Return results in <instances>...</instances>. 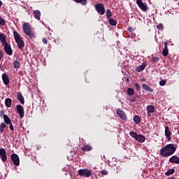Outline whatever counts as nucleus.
<instances>
[{
	"label": "nucleus",
	"instance_id": "2",
	"mask_svg": "<svg viewBox=\"0 0 179 179\" xmlns=\"http://www.w3.org/2000/svg\"><path fill=\"white\" fill-rule=\"evenodd\" d=\"M23 30L24 33L26 34V36L29 37V38H34V32H33V31L31 30V27L30 26V24H29V23L25 22L23 24Z\"/></svg>",
	"mask_w": 179,
	"mask_h": 179
},
{
	"label": "nucleus",
	"instance_id": "36",
	"mask_svg": "<svg viewBox=\"0 0 179 179\" xmlns=\"http://www.w3.org/2000/svg\"><path fill=\"white\" fill-rule=\"evenodd\" d=\"M6 24V22H5V20L0 16V26H5Z\"/></svg>",
	"mask_w": 179,
	"mask_h": 179
},
{
	"label": "nucleus",
	"instance_id": "51",
	"mask_svg": "<svg viewBox=\"0 0 179 179\" xmlns=\"http://www.w3.org/2000/svg\"><path fill=\"white\" fill-rule=\"evenodd\" d=\"M0 138H1V136H0Z\"/></svg>",
	"mask_w": 179,
	"mask_h": 179
},
{
	"label": "nucleus",
	"instance_id": "17",
	"mask_svg": "<svg viewBox=\"0 0 179 179\" xmlns=\"http://www.w3.org/2000/svg\"><path fill=\"white\" fill-rule=\"evenodd\" d=\"M135 140L137 141V142L143 143V142H145V141H146V137H145V136H143V135L138 134L137 137H136Z\"/></svg>",
	"mask_w": 179,
	"mask_h": 179
},
{
	"label": "nucleus",
	"instance_id": "41",
	"mask_svg": "<svg viewBox=\"0 0 179 179\" xmlns=\"http://www.w3.org/2000/svg\"><path fill=\"white\" fill-rule=\"evenodd\" d=\"M101 173L103 175V176H107V174H108V171H107L106 169H103L101 171Z\"/></svg>",
	"mask_w": 179,
	"mask_h": 179
},
{
	"label": "nucleus",
	"instance_id": "19",
	"mask_svg": "<svg viewBox=\"0 0 179 179\" xmlns=\"http://www.w3.org/2000/svg\"><path fill=\"white\" fill-rule=\"evenodd\" d=\"M15 43L17 44V47L20 50H23V48L24 47V41L21 39H19L18 41H15Z\"/></svg>",
	"mask_w": 179,
	"mask_h": 179
},
{
	"label": "nucleus",
	"instance_id": "15",
	"mask_svg": "<svg viewBox=\"0 0 179 179\" xmlns=\"http://www.w3.org/2000/svg\"><path fill=\"white\" fill-rule=\"evenodd\" d=\"M169 43L167 42L164 43V48L162 50V55L164 57H167L169 55V48L167 47Z\"/></svg>",
	"mask_w": 179,
	"mask_h": 179
},
{
	"label": "nucleus",
	"instance_id": "31",
	"mask_svg": "<svg viewBox=\"0 0 179 179\" xmlns=\"http://www.w3.org/2000/svg\"><path fill=\"white\" fill-rule=\"evenodd\" d=\"M75 2L78 3H81V5H87V0H74Z\"/></svg>",
	"mask_w": 179,
	"mask_h": 179
},
{
	"label": "nucleus",
	"instance_id": "50",
	"mask_svg": "<svg viewBox=\"0 0 179 179\" xmlns=\"http://www.w3.org/2000/svg\"><path fill=\"white\" fill-rule=\"evenodd\" d=\"M174 1V2H177V1H179V0H173Z\"/></svg>",
	"mask_w": 179,
	"mask_h": 179
},
{
	"label": "nucleus",
	"instance_id": "3",
	"mask_svg": "<svg viewBox=\"0 0 179 179\" xmlns=\"http://www.w3.org/2000/svg\"><path fill=\"white\" fill-rule=\"evenodd\" d=\"M78 175L80 176L81 177H91L92 176V171L89 170L87 169H80L78 170Z\"/></svg>",
	"mask_w": 179,
	"mask_h": 179
},
{
	"label": "nucleus",
	"instance_id": "35",
	"mask_svg": "<svg viewBox=\"0 0 179 179\" xmlns=\"http://www.w3.org/2000/svg\"><path fill=\"white\" fill-rule=\"evenodd\" d=\"M129 135H130V136H131V138H134L135 139L138 136V134L135 131H130Z\"/></svg>",
	"mask_w": 179,
	"mask_h": 179
},
{
	"label": "nucleus",
	"instance_id": "4",
	"mask_svg": "<svg viewBox=\"0 0 179 179\" xmlns=\"http://www.w3.org/2000/svg\"><path fill=\"white\" fill-rule=\"evenodd\" d=\"M95 9L99 15H104L106 13V8H104V5L101 3L95 5Z\"/></svg>",
	"mask_w": 179,
	"mask_h": 179
},
{
	"label": "nucleus",
	"instance_id": "37",
	"mask_svg": "<svg viewBox=\"0 0 179 179\" xmlns=\"http://www.w3.org/2000/svg\"><path fill=\"white\" fill-rule=\"evenodd\" d=\"M129 100L131 102V103H135L136 101V97L135 96H131L130 98H129Z\"/></svg>",
	"mask_w": 179,
	"mask_h": 179
},
{
	"label": "nucleus",
	"instance_id": "16",
	"mask_svg": "<svg viewBox=\"0 0 179 179\" xmlns=\"http://www.w3.org/2000/svg\"><path fill=\"white\" fill-rule=\"evenodd\" d=\"M17 99L19 100L20 103L21 104H24V96H23V94L22 92H17Z\"/></svg>",
	"mask_w": 179,
	"mask_h": 179
},
{
	"label": "nucleus",
	"instance_id": "13",
	"mask_svg": "<svg viewBox=\"0 0 179 179\" xmlns=\"http://www.w3.org/2000/svg\"><path fill=\"white\" fill-rule=\"evenodd\" d=\"M169 162L179 164V157L177 155H173L169 158Z\"/></svg>",
	"mask_w": 179,
	"mask_h": 179
},
{
	"label": "nucleus",
	"instance_id": "20",
	"mask_svg": "<svg viewBox=\"0 0 179 179\" xmlns=\"http://www.w3.org/2000/svg\"><path fill=\"white\" fill-rule=\"evenodd\" d=\"M0 41L2 45H5V44H8V42H6V36H5L3 34H0Z\"/></svg>",
	"mask_w": 179,
	"mask_h": 179
},
{
	"label": "nucleus",
	"instance_id": "32",
	"mask_svg": "<svg viewBox=\"0 0 179 179\" xmlns=\"http://www.w3.org/2000/svg\"><path fill=\"white\" fill-rule=\"evenodd\" d=\"M111 16H113V13L110 9H108L106 10V17H108V19H110Z\"/></svg>",
	"mask_w": 179,
	"mask_h": 179
},
{
	"label": "nucleus",
	"instance_id": "5",
	"mask_svg": "<svg viewBox=\"0 0 179 179\" xmlns=\"http://www.w3.org/2000/svg\"><path fill=\"white\" fill-rule=\"evenodd\" d=\"M116 114L120 117V118H121L124 121H127V120H128V117H127V114L125 113V112L121 110L120 108L117 109Z\"/></svg>",
	"mask_w": 179,
	"mask_h": 179
},
{
	"label": "nucleus",
	"instance_id": "23",
	"mask_svg": "<svg viewBox=\"0 0 179 179\" xmlns=\"http://www.w3.org/2000/svg\"><path fill=\"white\" fill-rule=\"evenodd\" d=\"M146 68V63H143L142 65H140L138 68L136 69L137 72H142Z\"/></svg>",
	"mask_w": 179,
	"mask_h": 179
},
{
	"label": "nucleus",
	"instance_id": "22",
	"mask_svg": "<svg viewBox=\"0 0 179 179\" xmlns=\"http://www.w3.org/2000/svg\"><path fill=\"white\" fill-rule=\"evenodd\" d=\"M3 121L6 125H8V124H10V122H12V120H10L9 116H8V115H3Z\"/></svg>",
	"mask_w": 179,
	"mask_h": 179
},
{
	"label": "nucleus",
	"instance_id": "14",
	"mask_svg": "<svg viewBox=\"0 0 179 179\" xmlns=\"http://www.w3.org/2000/svg\"><path fill=\"white\" fill-rule=\"evenodd\" d=\"M2 80L3 83H4V85H8V84L9 83L10 80H9V76H8L7 73H3L2 74Z\"/></svg>",
	"mask_w": 179,
	"mask_h": 179
},
{
	"label": "nucleus",
	"instance_id": "46",
	"mask_svg": "<svg viewBox=\"0 0 179 179\" xmlns=\"http://www.w3.org/2000/svg\"><path fill=\"white\" fill-rule=\"evenodd\" d=\"M3 58V52L2 51H0V61Z\"/></svg>",
	"mask_w": 179,
	"mask_h": 179
},
{
	"label": "nucleus",
	"instance_id": "49",
	"mask_svg": "<svg viewBox=\"0 0 179 179\" xmlns=\"http://www.w3.org/2000/svg\"><path fill=\"white\" fill-rule=\"evenodd\" d=\"M2 5H3L2 1L0 0V8L2 6Z\"/></svg>",
	"mask_w": 179,
	"mask_h": 179
},
{
	"label": "nucleus",
	"instance_id": "47",
	"mask_svg": "<svg viewBox=\"0 0 179 179\" xmlns=\"http://www.w3.org/2000/svg\"><path fill=\"white\" fill-rule=\"evenodd\" d=\"M4 113H5V111L1 110L0 111V117H2V115H3H3H6Z\"/></svg>",
	"mask_w": 179,
	"mask_h": 179
},
{
	"label": "nucleus",
	"instance_id": "11",
	"mask_svg": "<svg viewBox=\"0 0 179 179\" xmlns=\"http://www.w3.org/2000/svg\"><path fill=\"white\" fill-rule=\"evenodd\" d=\"M81 150H83V152H92V150H93V146H92V145H90V143L85 144L81 148Z\"/></svg>",
	"mask_w": 179,
	"mask_h": 179
},
{
	"label": "nucleus",
	"instance_id": "45",
	"mask_svg": "<svg viewBox=\"0 0 179 179\" xmlns=\"http://www.w3.org/2000/svg\"><path fill=\"white\" fill-rule=\"evenodd\" d=\"M128 30H129V31H130V33H132V31H134V29L132 27H129Z\"/></svg>",
	"mask_w": 179,
	"mask_h": 179
},
{
	"label": "nucleus",
	"instance_id": "8",
	"mask_svg": "<svg viewBox=\"0 0 179 179\" xmlns=\"http://www.w3.org/2000/svg\"><path fill=\"white\" fill-rule=\"evenodd\" d=\"M16 110L20 115V118H23L24 117V109L22 105H17Z\"/></svg>",
	"mask_w": 179,
	"mask_h": 179
},
{
	"label": "nucleus",
	"instance_id": "6",
	"mask_svg": "<svg viewBox=\"0 0 179 179\" xmlns=\"http://www.w3.org/2000/svg\"><path fill=\"white\" fill-rule=\"evenodd\" d=\"M136 3L138 8H140V9L143 10V12H146V10H148V5L146 3H143V2H142V0H136Z\"/></svg>",
	"mask_w": 179,
	"mask_h": 179
},
{
	"label": "nucleus",
	"instance_id": "7",
	"mask_svg": "<svg viewBox=\"0 0 179 179\" xmlns=\"http://www.w3.org/2000/svg\"><path fill=\"white\" fill-rule=\"evenodd\" d=\"M10 157L15 166H19V164H20V159H19V155H17V154H12Z\"/></svg>",
	"mask_w": 179,
	"mask_h": 179
},
{
	"label": "nucleus",
	"instance_id": "39",
	"mask_svg": "<svg viewBox=\"0 0 179 179\" xmlns=\"http://www.w3.org/2000/svg\"><path fill=\"white\" fill-rule=\"evenodd\" d=\"M157 29H158V30H162V29H164L163 24L161 23L157 25Z\"/></svg>",
	"mask_w": 179,
	"mask_h": 179
},
{
	"label": "nucleus",
	"instance_id": "30",
	"mask_svg": "<svg viewBox=\"0 0 179 179\" xmlns=\"http://www.w3.org/2000/svg\"><path fill=\"white\" fill-rule=\"evenodd\" d=\"M6 128V124L5 122H1L0 124V132L3 134V130Z\"/></svg>",
	"mask_w": 179,
	"mask_h": 179
},
{
	"label": "nucleus",
	"instance_id": "18",
	"mask_svg": "<svg viewBox=\"0 0 179 179\" xmlns=\"http://www.w3.org/2000/svg\"><path fill=\"white\" fill-rule=\"evenodd\" d=\"M34 17L36 19V20H40L41 16V12L38 10H35L33 11Z\"/></svg>",
	"mask_w": 179,
	"mask_h": 179
},
{
	"label": "nucleus",
	"instance_id": "34",
	"mask_svg": "<svg viewBox=\"0 0 179 179\" xmlns=\"http://www.w3.org/2000/svg\"><path fill=\"white\" fill-rule=\"evenodd\" d=\"M13 67L15 69H17V68H20V62H17V61H15L13 62Z\"/></svg>",
	"mask_w": 179,
	"mask_h": 179
},
{
	"label": "nucleus",
	"instance_id": "1",
	"mask_svg": "<svg viewBox=\"0 0 179 179\" xmlns=\"http://www.w3.org/2000/svg\"><path fill=\"white\" fill-rule=\"evenodd\" d=\"M177 150V147L173 144H167L160 150V155L162 157H169L171 155H174Z\"/></svg>",
	"mask_w": 179,
	"mask_h": 179
},
{
	"label": "nucleus",
	"instance_id": "21",
	"mask_svg": "<svg viewBox=\"0 0 179 179\" xmlns=\"http://www.w3.org/2000/svg\"><path fill=\"white\" fill-rule=\"evenodd\" d=\"M142 87L145 92H150V93H153L154 90L153 89L150 88L148 85L146 84H143Z\"/></svg>",
	"mask_w": 179,
	"mask_h": 179
},
{
	"label": "nucleus",
	"instance_id": "25",
	"mask_svg": "<svg viewBox=\"0 0 179 179\" xmlns=\"http://www.w3.org/2000/svg\"><path fill=\"white\" fill-rule=\"evenodd\" d=\"M6 107H10L12 106V99L10 98H6L5 100Z\"/></svg>",
	"mask_w": 179,
	"mask_h": 179
},
{
	"label": "nucleus",
	"instance_id": "27",
	"mask_svg": "<svg viewBox=\"0 0 179 179\" xmlns=\"http://www.w3.org/2000/svg\"><path fill=\"white\" fill-rule=\"evenodd\" d=\"M108 20L110 26H117V20H115V19L108 18Z\"/></svg>",
	"mask_w": 179,
	"mask_h": 179
},
{
	"label": "nucleus",
	"instance_id": "38",
	"mask_svg": "<svg viewBox=\"0 0 179 179\" xmlns=\"http://www.w3.org/2000/svg\"><path fill=\"white\" fill-rule=\"evenodd\" d=\"M134 87H136V90H138V92H141V85L136 83Z\"/></svg>",
	"mask_w": 179,
	"mask_h": 179
},
{
	"label": "nucleus",
	"instance_id": "26",
	"mask_svg": "<svg viewBox=\"0 0 179 179\" xmlns=\"http://www.w3.org/2000/svg\"><path fill=\"white\" fill-rule=\"evenodd\" d=\"M176 173V169H169L168 171L165 173V176H171L172 174H174Z\"/></svg>",
	"mask_w": 179,
	"mask_h": 179
},
{
	"label": "nucleus",
	"instance_id": "48",
	"mask_svg": "<svg viewBox=\"0 0 179 179\" xmlns=\"http://www.w3.org/2000/svg\"><path fill=\"white\" fill-rule=\"evenodd\" d=\"M147 114H148V117H152V112L147 111Z\"/></svg>",
	"mask_w": 179,
	"mask_h": 179
},
{
	"label": "nucleus",
	"instance_id": "43",
	"mask_svg": "<svg viewBox=\"0 0 179 179\" xmlns=\"http://www.w3.org/2000/svg\"><path fill=\"white\" fill-rule=\"evenodd\" d=\"M160 61V58L159 57H153L152 62H159Z\"/></svg>",
	"mask_w": 179,
	"mask_h": 179
},
{
	"label": "nucleus",
	"instance_id": "44",
	"mask_svg": "<svg viewBox=\"0 0 179 179\" xmlns=\"http://www.w3.org/2000/svg\"><path fill=\"white\" fill-rule=\"evenodd\" d=\"M42 41L43 44H48V41L45 38H43Z\"/></svg>",
	"mask_w": 179,
	"mask_h": 179
},
{
	"label": "nucleus",
	"instance_id": "40",
	"mask_svg": "<svg viewBox=\"0 0 179 179\" xmlns=\"http://www.w3.org/2000/svg\"><path fill=\"white\" fill-rule=\"evenodd\" d=\"M166 80H162L159 81L160 86H164L166 85Z\"/></svg>",
	"mask_w": 179,
	"mask_h": 179
},
{
	"label": "nucleus",
	"instance_id": "33",
	"mask_svg": "<svg viewBox=\"0 0 179 179\" xmlns=\"http://www.w3.org/2000/svg\"><path fill=\"white\" fill-rule=\"evenodd\" d=\"M134 121L136 124H139L141 122V117L139 115L134 116Z\"/></svg>",
	"mask_w": 179,
	"mask_h": 179
},
{
	"label": "nucleus",
	"instance_id": "42",
	"mask_svg": "<svg viewBox=\"0 0 179 179\" xmlns=\"http://www.w3.org/2000/svg\"><path fill=\"white\" fill-rule=\"evenodd\" d=\"M8 125H9L10 131H15V127H13V124H12V122H10V124H8Z\"/></svg>",
	"mask_w": 179,
	"mask_h": 179
},
{
	"label": "nucleus",
	"instance_id": "9",
	"mask_svg": "<svg viewBox=\"0 0 179 179\" xmlns=\"http://www.w3.org/2000/svg\"><path fill=\"white\" fill-rule=\"evenodd\" d=\"M4 47V51L7 55H13V51L12 50V48L10 46L9 43H6L5 45H3Z\"/></svg>",
	"mask_w": 179,
	"mask_h": 179
},
{
	"label": "nucleus",
	"instance_id": "12",
	"mask_svg": "<svg viewBox=\"0 0 179 179\" xmlns=\"http://www.w3.org/2000/svg\"><path fill=\"white\" fill-rule=\"evenodd\" d=\"M172 134L173 133L170 131L169 127H165V136L167 138L168 141H171Z\"/></svg>",
	"mask_w": 179,
	"mask_h": 179
},
{
	"label": "nucleus",
	"instance_id": "29",
	"mask_svg": "<svg viewBox=\"0 0 179 179\" xmlns=\"http://www.w3.org/2000/svg\"><path fill=\"white\" fill-rule=\"evenodd\" d=\"M147 111L149 113H155V106L149 105L147 106Z\"/></svg>",
	"mask_w": 179,
	"mask_h": 179
},
{
	"label": "nucleus",
	"instance_id": "24",
	"mask_svg": "<svg viewBox=\"0 0 179 179\" xmlns=\"http://www.w3.org/2000/svg\"><path fill=\"white\" fill-rule=\"evenodd\" d=\"M13 36L15 41H19V40H21L22 38H20V35L19 33L16 31H13Z\"/></svg>",
	"mask_w": 179,
	"mask_h": 179
},
{
	"label": "nucleus",
	"instance_id": "28",
	"mask_svg": "<svg viewBox=\"0 0 179 179\" xmlns=\"http://www.w3.org/2000/svg\"><path fill=\"white\" fill-rule=\"evenodd\" d=\"M127 92L129 96H134L135 94V90L134 88H128Z\"/></svg>",
	"mask_w": 179,
	"mask_h": 179
},
{
	"label": "nucleus",
	"instance_id": "10",
	"mask_svg": "<svg viewBox=\"0 0 179 179\" xmlns=\"http://www.w3.org/2000/svg\"><path fill=\"white\" fill-rule=\"evenodd\" d=\"M0 157L3 163L8 160V156H6V150H5V148H0Z\"/></svg>",
	"mask_w": 179,
	"mask_h": 179
}]
</instances>
